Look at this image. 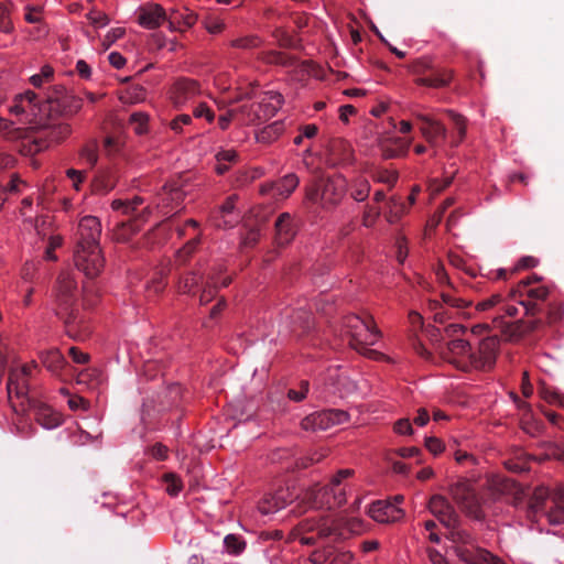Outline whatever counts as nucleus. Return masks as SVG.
<instances>
[{
    "label": "nucleus",
    "instance_id": "f257e3e1",
    "mask_svg": "<svg viewBox=\"0 0 564 564\" xmlns=\"http://www.w3.org/2000/svg\"><path fill=\"white\" fill-rule=\"evenodd\" d=\"M551 291L543 284H536L532 280H521L511 290L510 297L524 308V315L529 319H518L512 323L500 322L501 334L507 340L517 341L527 335L540 332L544 328V319L541 316Z\"/></svg>",
    "mask_w": 564,
    "mask_h": 564
},
{
    "label": "nucleus",
    "instance_id": "f03ea898",
    "mask_svg": "<svg viewBox=\"0 0 564 564\" xmlns=\"http://www.w3.org/2000/svg\"><path fill=\"white\" fill-rule=\"evenodd\" d=\"M76 282L68 273H61L55 292V314L63 322L66 334L83 340L90 334L86 316L76 306Z\"/></svg>",
    "mask_w": 564,
    "mask_h": 564
},
{
    "label": "nucleus",
    "instance_id": "7ed1b4c3",
    "mask_svg": "<svg viewBox=\"0 0 564 564\" xmlns=\"http://www.w3.org/2000/svg\"><path fill=\"white\" fill-rule=\"evenodd\" d=\"M355 475V470L350 468L339 469L325 486L315 485L307 489L304 499L312 508L316 509H335L341 507L346 502L345 488L341 487L343 480Z\"/></svg>",
    "mask_w": 564,
    "mask_h": 564
},
{
    "label": "nucleus",
    "instance_id": "20e7f679",
    "mask_svg": "<svg viewBox=\"0 0 564 564\" xmlns=\"http://www.w3.org/2000/svg\"><path fill=\"white\" fill-rule=\"evenodd\" d=\"M446 528L449 530L447 538L454 543V552L462 562L466 564H505L500 557L479 547L474 536L459 525V520L457 524Z\"/></svg>",
    "mask_w": 564,
    "mask_h": 564
},
{
    "label": "nucleus",
    "instance_id": "39448f33",
    "mask_svg": "<svg viewBox=\"0 0 564 564\" xmlns=\"http://www.w3.org/2000/svg\"><path fill=\"white\" fill-rule=\"evenodd\" d=\"M9 110L20 122L36 127L45 116L52 113V106L47 101V95L42 98L34 91L26 90L14 97Z\"/></svg>",
    "mask_w": 564,
    "mask_h": 564
},
{
    "label": "nucleus",
    "instance_id": "423d86ee",
    "mask_svg": "<svg viewBox=\"0 0 564 564\" xmlns=\"http://www.w3.org/2000/svg\"><path fill=\"white\" fill-rule=\"evenodd\" d=\"M529 513H543L551 524L564 523V490L550 495L545 487H536L529 501Z\"/></svg>",
    "mask_w": 564,
    "mask_h": 564
},
{
    "label": "nucleus",
    "instance_id": "0eeeda50",
    "mask_svg": "<svg viewBox=\"0 0 564 564\" xmlns=\"http://www.w3.org/2000/svg\"><path fill=\"white\" fill-rule=\"evenodd\" d=\"M33 142L36 147V151L45 150L52 145L59 144L65 141L72 133V127L65 119H62L54 115L45 116L43 121L36 127Z\"/></svg>",
    "mask_w": 564,
    "mask_h": 564
},
{
    "label": "nucleus",
    "instance_id": "6e6552de",
    "mask_svg": "<svg viewBox=\"0 0 564 564\" xmlns=\"http://www.w3.org/2000/svg\"><path fill=\"white\" fill-rule=\"evenodd\" d=\"M346 193V181L343 177L318 178L307 188L306 197L314 204H319L323 208H333L336 206Z\"/></svg>",
    "mask_w": 564,
    "mask_h": 564
},
{
    "label": "nucleus",
    "instance_id": "1a4fd4ad",
    "mask_svg": "<svg viewBox=\"0 0 564 564\" xmlns=\"http://www.w3.org/2000/svg\"><path fill=\"white\" fill-rule=\"evenodd\" d=\"M294 531L301 543L306 545H314L318 540L338 535L337 528L328 518L304 519Z\"/></svg>",
    "mask_w": 564,
    "mask_h": 564
},
{
    "label": "nucleus",
    "instance_id": "9d476101",
    "mask_svg": "<svg viewBox=\"0 0 564 564\" xmlns=\"http://www.w3.org/2000/svg\"><path fill=\"white\" fill-rule=\"evenodd\" d=\"M441 358L462 371L473 369V354L470 344L463 338H453L438 346Z\"/></svg>",
    "mask_w": 564,
    "mask_h": 564
},
{
    "label": "nucleus",
    "instance_id": "9b49d317",
    "mask_svg": "<svg viewBox=\"0 0 564 564\" xmlns=\"http://www.w3.org/2000/svg\"><path fill=\"white\" fill-rule=\"evenodd\" d=\"M143 203V198L135 196L132 200L113 199L111 207L113 210L121 212L130 216L128 221H121L117 227V239L126 241L131 235L140 230V223L144 220L143 214H137L138 207Z\"/></svg>",
    "mask_w": 564,
    "mask_h": 564
},
{
    "label": "nucleus",
    "instance_id": "f8f14e48",
    "mask_svg": "<svg viewBox=\"0 0 564 564\" xmlns=\"http://www.w3.org/2000/svg\"><path fill=\"white\" fill-rule=\"evenodd\" d=\"M47 101L52 106V112L62 119H69L83 107V100L68 94L63 86H54L47 94Z\"/></svg>",
    "mask_w": 564,
    "mask_h": 564
},
{
    "label": "nucleus",
    "instance_id": "ddd939ff",
    "mask_svg": "<svg viewBox=\"0 0 564 564\" xmlns=\"http://www.w3.org/2000/svg\"><path fill=\"white\" fill-rule=\"evenodd\" d=\"M281 102L282 96L280 94H264L261 100L239 107V111L246 117V121L254 123L274 116Z\"/></svg>",
    "mask_w": 564,
    "mask_h": 564
},
{
    "label": "nucleus",
    "instance_id": "4468645a",
    "mask_svg": "<svg viewBox=\"0 0 564 564\" xmlns=\"http://www.w3.org/2000/svg\"><path fill=\"white\" fill-rule=\"evenodd\" d=\"M350 415L348 412L339 409H329L321 412H315L301 422V426L305 431H325L335 425H340L349 422Z\"/></svg>",
    "mask_w": 564,
    "mask_h": 564
},
{
    "label": "nucleus",
    "instance_id": "2eb2a0df",
    "mask_svg": "<svg viewBox=\"0 0 564 564\" xmlns=\"http://www.w3.org/2000/svg\"><path fill=\"white\" fill-rule=\"evenodd\" d=\"M74 262L76 268L84 272L87 278L94 279L101 272L105 260L100 247L76 246Z\"/></svg>",
    "mask_w": 564,
    "mask_h": 564
},
{
    "label": "nucleus",
    "instance_id": "dca6fc26",
    "mask_svg": "<svg viewBox=\"0 0 564 564\" xmlns=\"http://www.w3.org/2000/svg\"><path fill=\"white\" fill-rule=\"evenodd\" d=\"M500 340L497 335L488 336L478 344L477 351L473 354V369L490 370L496 364Z\"/></svg>",
    "mask_w": 564,
    "mask_h": 564
},
{
    "label": "nucleus",
    "instance_id": "f3484780",
    "mask_svg": "<svg viewBox=\"0 0 564 564\" xmlns=\"http://www.w3.org/2000/svg\"><path fill=\"white\" fill-rule=\"evenodd\" d=\"M22 412H32L35 420L45 429H54L62 424V415L51 406L33 398H26V404L21 402Z\"/></svg>",
    "mask_w": 564,
    "mask_h": 564
},
{
    "label": "nucleus",
    "instance_id": "a211bd4d",
    "mask_svg": "<svg viewBox=\"0 0 564 564\" xmlns=\"http://www.w3.org/2000/svg\"><path fill=\"white\" fill-rule=\"evenodd\" d=\"M380 336L381 333L372 319L370 324L364 329V332L352 333V340H349V345L359 354L370 359H377L381 356V354L375 349L369 348V346L375 345Z\"/></svg>",
    "mask_w": 564,
    "mask_h": 564
},
{
    "label": "nucleus",
    "instance_id": "6ab92c4d",
    "mask_svg": "<svg viewBox=\"0 0 564 564\" xmlns=\"http://www.w3.org/2000/svg\"><path fill=\"white\" fill-rule=\"evenodd\" d=\"M299 497V494L290 487H280L273 492L265 495L260 501L258 509L264 514H272L279 510L285 508L294 499Z\"/></svg>",
    "mask_w": 564,
    "mask_h": 564
},
{
    "label": "nucleus",
    "instance_id": "aec40b11",
    "mask_svg": "<svg viewBox=\"0 0 564 564\" xmlns=\"http://www.w3.org/2000/svg\"><path fill=\"white\" fill-rule=\"evenodd\" d=\"M416 118L422 122L420 131L431 147H440L446 140L447 129L441 121L423 113H417Z\"/></svg>",
    "mask_w": 564,
    "mask_h": 564
},
{
    "label": "nucleus",
    "instance_id": "412c9836",
    "mask_svg": "<svg viewBox=\"0 0 564 564\" xmlns=\"http://www.w3.org/2000/svg\"><path fill=\"white\" fill-rule=\"evenodd\" d=\"M101 235V224L95 216H85L79 220L77 229L76 246L99 247V238Z\"/></svg>",
    "mask_w": 564,
    "mask_h": 564
},
{
    "label": "nucleus",
    "instance_id": "4be33fe9",
    "mask_svg": "<svg viewBox=\"0 0 564 564\" xmlns=\"http://www.w3.org/2000/svg\"><path fill=\"white\" fill-rule=\"evenodd\" d=\"M451 496L465 512L475 518L479 517L476 495L467 482L460 481L454 484L451 487Z\"/></svg>",
    "mask_w": 564,
    "mask_h": 564
},
{
    "label": "nucleus",
    "instance_id": "5701e85b",
    "mask_svg": "<svg viewBox=\"0 0 564 564\" xmlns=\"http://www.w3.org/2000/svg\"><path fill=\"white\" fill-rule=\"evenodd\" d=\"M200 94L199 84L194 79L180 78L171 89V99L176 107L185 106Z\"/></svg>",
    "mask_w": 564,
    "mask_h": 564
},
{
    "label": "nucleus",
    "instance_id": "b1692460",
    "mask_svg": "<svg viewBox=\"0 0 564 564\" xmlns=\"http://www.w3.org/2000/svg\"><path fill=\"white\" fill-rule=\"evenodd\" d=\"M429 509L443 525L453 527L457 524L459 516L445 497L441 495L433 496L429 501Z\"/></svg>",
    "mask_w": 564,
    "mask_h": 564
},
{
    "label": "nucleus",
    "instance_id": "393cba45",
    "mask_svg": "<svg viewBox=\"0 0 564 564\" xmlns=\"http://www.w3.org/2000/svg\"><path fill=\"white\" fill-rule=\"evenodd\" d=\"M370 516L378 522L390 523L400 520L404 512L392 502L377 501L370 508Z\"/></svg>",
    "mask_w": 564,
    "mask_h": 564
},
{
    "label": "nucleus",
    "instance_id": "a878e982",
    "mask_svg": "<svg viewBox=\"0 0 564 564\" xmlns=\"http://www.w3.org/2000/svg\"><path fill=\"white\" fill-rule=\"evenodd\" d=\"M299 185V177L291 173L276 182L261 186L262 194H272L276 197H289Z\"/></svg>",
    "mask_w": 564,
    "mask_h": 564
},
{
    "label": "nucleus",
    "instance_id": "bb28decb",
    "mask_svg": "<svg viewBox=\"0 0 564 564\" xmlns=\"http://www.w3.org/2000/svg\"><path fill=\"white\" fill-rule=\"evenodd\" d=\"M165 19V11L159 4H148L139 9L138 21L143 28L156 29Z\"/></svg>",
    "mask_w": 564,
    "mask_h": 564
},
{
    "label": "nucleus",
    "instance_id": "cd10ccee",
    "mask_svg": "<svg viewBox=\"0 0 564 564\" xmlns=\"http://www.w3.org/2000/svg\"><path fill=\"white\" fill-rule=\"evenodd\" d=\"M296 235V226L289 213H282L275 221V239L278 245L290 243Z\"/></svg>",
    "mask_w": 564,
    "mask_h": 564
},
{
    "label": "nucleus",
    "instance_id": "c85d7f7f",
    "mask_svg": "<svg viewBox=\"0 0 564 564\" xmlns=\"http://www.w3.org/2000/svg\"><path fill=\"white\" fill-rule=\"evenodd\" d=\"M453 78V72L445 68L430 69V74L416 78V84L421 86L441 88L447 86Z\"/></svg>",
    "mask_w": 564,
    "mask_h": 564
},
{
    "label": "nucleus",
    "instance_id": "c756f323",
    "mask_svg": "<svg viewBox=\"0 0 564 564\" xmlns=\"http://www.w3.org/2000/svg\"><path fill=\"white\" fill-rule=\"evenodd\" d=\"M118 175L112 170H104L97 173L91 183V191L96 195H107L117 185Z\"/></svg>",
    "mask_w": 564,
    "mask_h": 564
},
{
    "label": "nucleus",
    "instance_id": "7c9ffc66",
    "mask_svg": "<svg viewBox=\"0 0 564 564\" xmlns=\"http://www.w3.org/2000/svg\"><path fill=\"white\" fill-rule=\"evenodd\" d=\"M203 283V274L199 270L186 272L180 278L177 289L183 294L195 295Z\"/></svg>",
    "mask_w": 564,
    "mask_h": 564
},
{
    "label": "nucleus",
    "instance_id": "2f4dec72",
    "mask_svg": "<svg viewBox=\"0 0 564 564\" xmlns=\"http://www.w3.org/2000/svg\"><path fill=\"white\" fill-rule=\"evenodd\" d=\"M236 196H229L226 202L220 206L218 214L219 218L216 220V226L219 228L232 227L238 223L239 217L234 215Z\"/></svg>",
    "mask_w": 564,
    "mask_h": 564
},
{
    "label": "nucleus",
    "instance_id": "473e14b6",
    "mask_svg": "<svg viewBox=\"0 0 564 564\" xmlns=\"http://www.w3.org/2000/svg\"><path fill=\"white\" fill-rule=\"evenodd\" d=\"M40 358L47 370L55 375H58L67 364L65 357L56 348L41 352Z\"/></svg>",
    "mask_w": 564,
    "mask_h": 564
},
{
    "label": "nucleus",
    "instance_id": "72a5a7b5",
    "mask_svg": "<svg viewBox=\"0 0 564 564\" xmlns=\"http://www.w3.org/2000/svg\"><path fill=\"white\" fill-rule=\"evenodd\" d=\"M217 283L216 274L209 273L199 294L200 305L208 304L216 296L219 289Z\"/></svg>",
    "mask_w": 564,
    "mask_h": 564
},
{
    "label": "nucleus",
    "instance_id": "f704fd0d",
    "mask_svg": "<svg viewBox=\"0 0 564 564\" xmlns=\"http://www.w3.org/2000/svg\"><path fill=\"white\" fill-rule=\"evenodd\" d=\"M15 376H20V373H17L14 371H10L9 373V379H8V383H7V390H8V394L9 397L11 398V394L12 393H15V395L18 398H28L26 397V393H28V383L24 382V381H21L19 378H17ZM24 404H26V400L23 401Z\"/></svg>",
    "mask_w": 564,
    "mask_h": 564
},
{
    "label": "nucleus",
    "instance_id": "c9c22d12",
    "mask_svg": "<svg viewBox=\"0 0 564 564\" xmlns=\"http://www.w3.org/2000/svg\"><path fill=\"white\" fill-rule=\"evenodd\" d=\"M284 126L281 121H275L257 133V140L262 143H270L275 140L282 132Z\"/></svg>",
    "mask_w": 564,
    "mask_h": 564
},
{
    "label": "nucleus",
    "instance_id": "e433bc0d",
    "mask_svg": "<svg viewBox=\"0 0 564 564\" xmlns=\"http://www.w3.org/2000/svg\"><path fill=\"white\" fill-rule=\"evenodd\" d=\"M373 318L371 316H366L365 318L358 315H348L345 317L344 324L348 329L350 335V340H352L354 332H364V329L370 324Z\"/></svg>",
    "mask_w": 564,
    "mask_h": 564
},
{
    "label": "nucleus",
    "instance_id": "4c0bfd02",
    "mask_svg": "<svg viewBox=\"0 0 564 564\" xmlns=\"http://www.w3.org/2000/svg\"><path fill=\"white\" fill-rule=\"evenodd\" d=\"M371 177L375 182L386 184L391 188L398 181V173L386 169H377L371 172Z\"/></svg>",
    "mask_w": 564,
    "mask_h": 564
},
{
    "label": "nucleus",
    "instance_id": "58836bf2",
    "mask_svg": "<svg viewBox=\"0 0 564 564\" xmlns=\"http://www.w3.org/2000/svg\"><path fill=\"white\" fill-rule=\"evenodd\" d=\"M544 313L546 314V321H544V325H553L562 319L564 311L560 303L549 302L545 304V308L542 314Z\"/></svg>",
    "mask_w": 564,
    "mask_h": 564
},
{
    "label": "nucleus",
    "instance_id": "ea45409f",
    "mask_svg": "<svg viewBox=\"0 0 564 564\" xmlns=\"http://www.w3.org/2000/svg\"><path fill=\"white\" fill-rule=\"evenodd\" d=\"M370 193V184L367 180H357L354 182L350 196L357 202H364L368 198Z\"/></svg>",
    "mask_w": 564,
    "mask_h": 564
},
{
    "label": "nucleus",
    "instance_id": "a19ab883",
    "mask_svg": "<svg viewBox=\"0 0 564 564\" xmlns=\"http://www.w3.org/2000/svg\"><path fill=\"white\" fill-rule=\"evenodd\" d=\"M292 322L294 325L299 326L303 332H306L311 329L313 325V316L312 313L308 311H305L303 308H300L294 312L292 315Z\"/></svg>",
    "mask_w": 564,
    "mask_h": 564
},
{
    "label": "nucleus",
    "instance_id": "79ce46f5",
    "mask_svg": "<svg viewBox=\"0 0 564 564\" xmlns=\"http://www.w3.org/2000/svg\"><path fill=\"white\" fill-rule=\"evenodd\" d=\"M200 243L199 235L192 238L189 241L185 243L183 248H181L176 253V261L180 263H185L189 257L195 252L197 246Z\"/></svg>",
    "mask_w": 564,
    "mask_h": 564
},
{
    "label": "nucleus",
    "instance_id": "37998d69",
    "mask_svg": "<svg viewBox=\"0 0 564 564\" xmlns=\"http://www.w3.org/2000/svg\"><path fill=\"white\" fill-rule=\"evenodd\" d=\"M162 479L166 485L165 490L170 496L175 497L180 494V491L183 488V484H182L181 478L176 474H173V473L164 474Z\"/></svg>",
    "mask_w": 564,
    "mask_h": 564
},
{
    "label": "nucleus",
    "instance_id": "c03bdc74",
    "mask_svg": "<svg viewBox=\"0 0 564 564\" xmlns=\"http://www.w3.org/2000/svg\"><path fill=\"white\" fill-rule=\"evenodd\" d=\"M517 314H518V307L517 306L511 305V304H503L500 307H498V314H496L492 317V323L501 332V327H500L501 323L500 322L502 321L503 323H507L503 319L505 315H508L510 317H514Z\"/></svg>",
    "mask_w": 564,
    "mask_h": 564
},
{
    "label": "nucleus",
    "instance_id": "a18cd8bd",
    "mask_svg": "<svg viewBox=\"0 0 564 564\" xmlns=\"http://www.w3.org/2000/svg\"><path fill=\"white\" fill-rule=\"evenodd\" d=\"M80 158L89 164V166H95V164L98 161V151H97V143L90 142L86 145H84L79 152Z\"/></svg>",
    "mask_w": 564,
    "mask_h": 564
},
{
    "label": "nucleus",
    "instance_id": "49530a36",
    "mask_svg": "<svg viewBox=\"0 0 564 564\" xmlns=\"http://www.w3.org/2000/svg\"><path fill=\"white\" fill-rule=\"evenodd\" d=\"M446 113L451 118V120L454 122V126L459 135V140L454 144V145H457L459 142H462L464 140V138L466 135V119L462 115L456 113L454 110H446Z\"/></svg>",
    "mask_w": 564,
    "mask_h": 564
},
{
    "label": "nucleus",
    "instance_id": "de8ad7c7",
    "mask_svg": "<svg viewBox=\"0 0 564 564\" xmlns=\"http://www.w3.org/2000/svg\"><path fill=\"white\" fill-rule=\"evenodd\" d=\"M395 142L398 148H391L387 144L382 145V155L384 159L399 158L406 153L409 144H403L401 139H397Z\"/></svg>",
    "mask_w": 564,
    "mask_h": 564
},
{
    "label": "nucleus",
    "instance_id": "09e8293b",
    "mask_svg": "<svg viewBox=\"0 0 564 564\" xmlns=\"http://www.w3.org/2000/svg\"><path fill=\"white\" fill-rule=\"evenodd\" d=\"M325 556L329 560V564H350L354 558L352 553L349 551H339L333 554L330 550H327Z\"/></svg>",
    "mask_w": 564,
    "mask_h": 564
},
{
    "label": "nucleus",
    "instance_id": "8fccbe9b",
    "mask_svg": "<svg viewBox=\"0 0 564 564\" xmlns=\"http://www.w3.org/2000/svg\"><path fill=\"white\" fill-rule=\"evenodd\" d=\"M503 299L500 294H494L490 297L482 300L476 304V310L479 312H486L494 308L500 307L502 304Z\"/></svg>",
    "mask_w": 564,
    "mask_h": 564
},
{
    "label": "nucleus",
    "instance_id": "3c124183",
    "mask_svg": "<svg viewBox=\"0 0 564 564\" xmlns=\"http://www.w3.org/2000/svg\"><path fill=\"white\" fill-rule=\"evenodd\" d=\"M441 297H442L443 304H445L449 307H453V308L460 310V308H466L471 305L470 301H467V300H464L460 297H456L446 292H442Z\"/></svg>",
    "mask_w": 564,
    "mask_h": 564
},
{
    "label": "nucleus",
    "instance_id": "603ef678",
    "mask_svg": "<svg viewBox=\"0 0 564 564\" xmlns=\"http://www.w3.org/2000/svg\"><path fill=\"white\" fill-rule=\"evenodd\" d=\"M432 62L429 57H421L415 59L411 66L410 69L413 74L421 76H425L426 73L432 69Z\"/></svg>",
    "mask_w": 564,
    "mask_h": 564
},
{
    "label": "nucleus",
    "instance_id": "864d4df0",
    "mask_svg": "<svg viewBox=\"0 0 564 564\" xmlns=\"http://www.w3.org/2000/svg\"><path fill=\"white\" fill-rule=\"evenodd\" d=\"M427 306L430 311L434 313L435 322L444 323L447 318H449L447 311L444 310L443 304L437 300H429Z\"/></svg>",
    "mask_w": 564,
    "mask_h": 564
},
{
    "label": "nucleus",
    "instance_id": "5fc2aeb1",
    "mask_svg": "<svg viewBox=\"0 0 564 564\" xmlns=\"http://www.w3.org/2000/svg\"><path fill=\"white\" fill-rule=\"evenodd\" d=\"M53 68L51 66H44L40 74L31 76L30 82L34 87H41L44 83H47L53 77Z\"/></svg>",
    "mask_w": 564,
    "mask_h": 564
},
{
    "label": "nucleus",
    "instance_id": "6e6d98bb",
    "mask_svg": "<svg viewBox=\"0 0 564 564\" xmlns=\"http://www.w3.org/2000/svg\"><path fill=\"white\" fill-rule=\"evenodd\" d=\"M224 543L227 551L231 554H239L245 549V542L234 534H228Z\"/></svg>",
    "mask_w": 564,
    "mask_h": 564
},
{
    "label": "nucleus",
    "instance_id": "4d7b16f0",
    "mask_svg": "<svg viewBox=\"0 0 564 564\" xmlns=\"http://www.w3.org/2000/svg\"><path fill=\"white\" fill-rule=\"evenodd\" d=\"M130 123L138 134H142L147 129L148 116L143 112H134L130 116Z\"/></svg>",
    "mask_w": 564,
    "mask_h": 564
},
{
    "label": "nucleus",
    "instance_id": "13d9d810",
    "mask_svg": "<svg viewBox=\"0 0 564 564\" xmlns=\"http://www.w3.org/2000/svg\"><path fill=\"white\" fill-rule=\"evenodd\" d=\"M164 194L167 195V199L171 203H181L184 198V192L177 186V184H166L164 186Z\"/></svg>",
    "mask_w": 564,
    "mask_h": 564
},
{
    "label": "nucleus",
    "instance_id": "bf43d9fd",
    "mask_svg": "<svg viewBox=\"0 0 564 564\" xmlns=\"http://www.w3.org/2000/svg\"><path fill=\"white\" fill-rule=\"evenodd\" d=\"M0 31L3 33H11L13 31L9 10L2 2H0Z\"/></svg>",
    "mask_w": 564,
    "mask_h": 564
},
{
    "label": "nucleus",
    "instance_id": "052dcab7",
    "mask_svg": "<svg viewBox=\"0 0 564 564\" xmlns=\"http://www.w3.org/2000/svg\"><path fill=\"white\" fill-rule=\"evenodd\" d=\"M380 214L379 208L367 205L362 216V225L368 228L372 227Z\"/></svg>",
    "mask_w": 564,
    "mask_h": 564
},
{
    "label": "nucleus",
    "instance_id": "680f3d73",
    "mask_svg": "<svg viewBox=\"0 0 564 564\" xmlns=\"http://www.w3.org/2000/svg\"><path fill=\"white\" fill-rule=\"evenodd\" d=\"M274 37L281 47L293 48L296 46V40L281 29L274 32Z\"/></svg>",
    "mask_w": 564,
    "mask_h": 564
},
{
    "label": "nucleus",
    "instance_id": "e2e57ef3",
    "mask_svg": "<svg viewBox=\"0 0 564 564\" xmlns=\"http://www.w3.org/2000/svg\"><path fill=\"white\" fill-rule=\"evenodd\" d=\"M260 44L258 36H246L231 41V46L237 48H252Z\"/></svg>",
    "mask_w": 564,
    "mask_h": 564
},
{
    "label": "nucleus",
    "instance_id": "0e129e2a",
    "mask_svg": "<svg viewBox=\"0 0 564 564\" xmlns=\"http://www.w3.org/2000/svg\"><path fill=\"white\" fill-rule=\"evenodd\" d=\"M87 19L96 28H105L110 22V19L108 18V15L100 11H90L87 14Z\"/></svg>",
    "mask_w": 564,
    "mask_h": 564
},
{
    "label": "nucleus",
    "instance_id": "69168bd1",
    "mask_svg": "<svg viewBox=\"0 0 564 564\" xmlns=\"http://www.w3.org/2000/svg\"><path fill=\"white\" fill-rule=\"evenodd\" d=\"M191 123H192V117L189 115L183 113V115H180L176 118H174L171 121L170 127L175 133H182L183 127L188 126Z\"/></svg>",
    "mask_w": 564,
    "mask_h": 564
},
{
    "label": "nucleus",
    "instance_id": "338daca9",
    "mask_svg": "<svg viewBox=\"0 0 564 564\" xmlns=\"http://www.w3.org/2000/svg\"><path fill=\"white\" fill-rule=\"evenodd\" d=\"M166 286V282L162 275L153 278L150 282L147 284V290L149 293H153L154 295H158L164 291Z\"/></svg>",
    "mask_w": 564,
    "mask_h": 564
},
{
    "label": "nucleus",
    "instance_id": "774afa93",
    "mask_svg": "<svg viewBox=\"0 0 564 564\" xmlns=\"http://www.w3.org/2000/svg\"><path fill=\"white\" fill-rule=\"evenodd\" d=\"M3 123L4 124H1L0 132L6 137L14 139L22 135V130L20 128H14L12 121L3 118Z\"/></svg>",
    "mask_w": 564,
    "mask_h": 564
}]
</instances>
